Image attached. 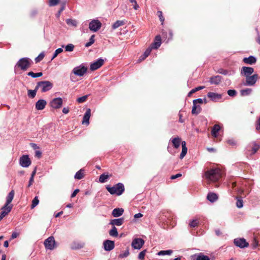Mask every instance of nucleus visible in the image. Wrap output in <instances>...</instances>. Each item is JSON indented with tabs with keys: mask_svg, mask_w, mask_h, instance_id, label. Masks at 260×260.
<instances>
[{
	"mask_svg": "<svg viewBox=\"0 0 260 260\" xmlns=\"http://www.w3.org/2000/svg\"><path fill=\"white\" fill-rule=\"evenodd\" d=\"M152 49L153 48L151 46H150V47L147 48L146 50V51H145V52L144 53V55H145V57H147L149 56V55L150 54Z\"/></svg>",
	"mask_w": 260,
	"mask_h": 260,
	"instance_id": "57",
	"label": "nucleus"
},
{
	"mask_svg": "<svg viewBox=\"0 0 260 260\" xmlns=\"http://www.w3.org/2000/svg\"><path fill=\"white\" fill-rule=\"evenodd\" d=\"M207 96L211 101L217 102L222 99V95L217 93L209 92L207 94Z\"/></svg>",
	"mask_w": 260,
	"mask_h": 260,
	"instance_id": "15",
	"label": "nucleus"
},
{
	"mask_svg": "<svg viewBox=\"0 0 260 260\" xmlns=\"http://www.w3.org/2000/svg\"><path fill=\"white\" fill-rule=\"evenodd\" d=\"M207 198L210 202L213 203L218 199V196L215 193L210 192L208 194Z\"/></svg>",
	"mask_w": 260,
	"mask_h": 260,
	"instance_id": "32",
	"label": "nucleus"
},
{
	"mask_svg": "<svg viewBox=\"0 0 260 260\" xmlns=\"http://www.w3.org/2000/svg\"><path fill=\"white\" fill-rule=\"evenodd\" d=\"M66 23L68 25L76 27L77 24V21L72 19H68L66 20Z\"/></svg>",
	"mask_w": 260,
	"mask_h": 260,
	"instance_id": "43",
	"label": "nucleus"
},
{
	"mask_svg": "<svg viewBox=\"0 0 260 260\" xmlns=\"http://www.w3.org/2000/svg\"><path fill=\"white\" fill-rule=\"evenodd\" d=\"M15 192L14 190H12L8 194L7 197V200L5 205L4 206L5 207L8 208L11 207V209L12 210L13 208V205L11 204L14 197Z\"/></svg>",
	"mask_w": 260,
	"mask_h": 260,
	"instance_id": "16",
	"label": "nucleus"
},
{
	"mask_svg": "<svg viewBox=\"0 0 260 260\" xmlns=\"http://www.w3.org/2000/svg\"><path fill=\"white\" fill-rule=\"evenodd\" d=\"M38 90V88H37L36 86L35 87V89L34 90H28V96L31 99L34 98L36 95L37 91Z\"/></svg>",
	"mask_w": 260,
	"mask_h": 260,
	"instance_id": "34",
	"label": "nucleus"
},
{
	"mask_svg": "<svg viewBox=\"0 0 260 260\" xmlns=\"http://www.w3.org/2000/svg\"><path fill=\"white\" fill-rule=\"evenodd\" d=\"M221 76L219 75L211 77L210 79V82L211 84L218 85L221 82Z\"/></svg>",
	"mask_w": 260,
	"mask_h": 260,
	"instance_id": "29",
	"label": "nucleus"
},
{
	"mask_svg": "<svg viewBox=\"0 0 260 260\" xmlns=\"http://www.w3.org/2000/svg\"><path fill=\"white\" fill-rule=\"evenodd\" d=\"M258 79V76L256 74L246 77L245 81L243 82V85L245 86H253Z\"/></svg>",
	"mask_w": 260,
	"mask_h": 260,
	"instance_id": "5",
	"label": "nucleus"
},
{
	"mask_svg": "<svg viewBox=\"0 0 260 260\" xmlns=\"http://www.w3.org/2000/svg\"><path fill=\"white\" fill-rule=\"evenodd\" d=\"M202 108L199 105L193 104V107L191 111L192 114L197 115L201 112Z\"/></svg>",
	"mask_w": 260,
	"mask_h": 260,
	"instance_id": "33",
	"label": "nucleus"
},
{
	"mask_svg": "<svg viewBox=\"0 0 260 260\" xmlns=\"http://www.w3.org/2000/svg\"><path fill=\"white\" fill-rule=\"evenodd\" d=\"M182 176V174H180V173H178V174H177L175 175H172L171 176V179H175L179 177H181Z\"/></svg>",
	"mask_w": 260,
	"mask_h": 260,
	"instance_id": "63",
	"label": "nucleus"
},
{
	"mask_svg": "<svg viewBox=\"0 0 260 260\" xmlns=\"http://www.w3.org/2000/svg\"><path fill=\"white\" fill-rule=\"evenodd\" d=\"M199 220L198 219H193L189 223V226L191 228H195L197 227L199 225Z\"/></svg>",
	"mask_w": 260,
	"mask_h": 260,
	"instance_id": "41",
	"label": "nucleus"
},
{
	"mask_svg": "<svg viewBox=\"0 0 260 260\" xmlns=\"http://www.w3.org/2000/svg\"><path fill=\"white\" fill-rule=\"evenodd\" d=\"M106 188L111 194H116L118 196L121 195L125 190L124 185L121 183H117L112 187L107 185Z\"/></svg>",
	"mask_w": 260,
	"mask_h": 260,
	"instance_id": "2",
	"label": "nucleus"
},
{
	"mask_svg": "<svg viewBox=\"0 0 260 260\" xmlns=\"http://www.w3.org/2000/svg\"><path fill=\"white\" fill-rule=\"evenodd\" d=\"M124 210L122 208H115L112 212V215L113 217H119L123 214Z\"/></svg>",
	"mask_w": 260,
	"mask_h": 260,
	"instance_id": "28",
	"label": "nucleus"
},
{
	"mask_svg": "<svg viewBox=\"0 0 260 260\" xmlns=\"http://www.w3.org/2000/svg\"><path fill=\"white\" fill-rule=\"evenodd\" d=\"M84 177V174L82 169L78 171L75 174L74 177L77 179H81Z\"/></svg>",
	"mask_w": 260,
	"mask_h": 260,
	"instance_id": "35",
	"label": "nucleus"
},
{
	"mask_svg": "<svg viewBox=\"0 0 260 260\" xmlns=\"http://www.w3.org/2000/svg\"><path fill=\"white\" fill-rule=\"evenodd\" d=\"M45 248L48 249L52 250L54 248L55 241L53 237H49L44 241Z\"/></svg>",
	"mask_w": 260,
	"mask_h": 260,
	"instance_id": "9",
	"label": "nucleus"
},
{
	"mask_svg": "<svg viewBox=\"0 0 260 260\" xmlns=\"http://www.w3.org/2000/svg\"><path fill=\"white\" fill-rule=\"evenodd\" d=\"M19 164L23 167H28L31 164V160L27 155H23L19 159Z\"/></svg>",
	"mask_w": 260,
	"mask_h": 260,
	"instance_id": "11",
	"label": "nucleus"
},
{
	"mask_svg": "<svg viewBox=\"0 0 260 260\" xmlns=\"http://www.w3.org/2000/svg\"><path fill=\"white\" fill-rule=\"evenodd\" d=\"M47 105V102L44 100H39L36 103V109L38 110H42Z\"/></svg>",
	"mask_w": 260,
	"mask_h": 260,
	"instance_id": "20",
	"label": "nucleus"
},
{
	"mask_svg": "<svg viewBox=\"0 0 260 260\" xmlns=\"http://www.w3.org/2000/svg\"><path fill=\"white\" fill-rule=\"evenodd\" d=\"M243 62L245 64L252 65L256 62V58L253 56H250L248 57H244Z\"/></svg>",
	"mask_w": 260,
	"mask_h": 260,
	"instance_id": "23",
	"label": "nucleus"
},
{
	"mask_svg": "<svg viewBox=\"0 0 260 260\" xmlns=\"http://www.w3.org/2000/svg\"><path fill=\"white\" fill-rule=\"evenodd\" d=\"M145 241L141 238H135L132 242V246L134 249H140L144 244Z\"/></svg>",
	"mask_w": 260,
	"mask_h": 260,
	"instance_id": "10",
	"label": "nucleus"
},
{
	"mask_svg": "<svg viewBox=\"0 0 260 260\" xmlns=\"http://www.w3.org/2000/svg\"><path fill=\"white\" fill-rule=\"evenodd\" d=\"M39 203V200L38 199V197H35V198L32 200V201L31 208V209L34 208L36 206H37L38 205Z\"/></svg>",
	"mask_w": 260,
	"mask_h": 260,
	"instance_id": "47",
	"label": "nucleus"
},
{
	"mask_svg": "<svg viewBox=\"0 0 260 260\" xmlns=\"http://www.w3.org/2000/svg\"><path fill=\"white\" fill-rule=\"evenodd\" d=\"M91 114V110L90 109H87L84 117H83V120L82 121L83 124H89V118L90 117Z\"/></svg>",
	"mask_w": 260,
	"mask_h": 260,
	"instance_id": "26",
	"label": "nucleus"
},
{
	"mask_svg": "<svg viewBox=\"0 0 260 260\" xmlns=\"http://www.w3.org/2000/svg\"><path fill=\"white\" fill-rule=\"evenodd\" d=\"M37 88L41 89L42 92H45L50 90L53 87V84L49 81H42L38 82L36 85Z\"/></svg>",
	"mask_w": 260,
	"mask_h": 260,
	"instance_id": "4",
	"label": "nucleus"
},
{
	"mask_svg": "<svg viewBox=\"0 0 260 260\" xmlns=\"http://www.w3.org/2000/svg\"><path fill=\"white\" fill-rule=\"evenodd\" d=\"M234 244L241 248H243L248 246L249 244L244 238L235 239L234 241Z\"/></svg>",
	"mask_w": 260,
	"mask_h": 260,
	"instance_id": "13",
	"label": "nucleus"
},
{
	"mask_svg": "<svg viewBox=\"0 0 260 260\" xmlns=\"http://www.w3.org/2000/svg\"><path fill=\"white\" fill-rule=\"evenodd\" d=\"M181 145H182V151L180 154L179 158L180 159H183L187 153V148L186 146V142L185 141H182L181 142Z\"/></svg>",
	"mask_w": 260,
	"mask_h": 260,
	"instance_id": "30",
	"label": "nucleus"
},
{
	"mask_svg": "<svg viewBox=\"0 0 260 260\" xmlns=\"http://www.w3.org/2000/svg\"><path fill=\"white\" fill-rule=\"evenodd\" d=\"M59 0H49L48 5L49 6H54L59 3Z\"/></svg>",
	"mask_w": 260,
	"mask_h": 260,
	"instance_id": "50",
	"label": "nucleus"
},
{
	"mask_svg": "<svg viewBox=\"0 0 260 260\" xmlns=\"http://www.w3.org/2000/svg\"><path fill=\"white\" fill-rule=\"evenodd\" d=\"M205 176L210 181L216 182L222 177V173L218 168L213 169L205 172Z\"/></svg>",
	"mask_w": 260,
	"mask_h": 260,
	"instance_id": "1",
	"label": "nucleus"
},
{
	"mask_svg": "<svg viewBox=\"0 0 260 260\" xmlns=\"http://www.w3.org/2000/svg\"><path fill=\"white\" fill-rule=\"evenodd\" d=\"M104 249L106 251H110L114 248V242L113 241L106 240L103 243Z\"/></svg>",
	"mask_w": 260,
	"mask_h": 260,
	"instance_id": "19",
	"label": "nucleus"
},
{
	"mask_svg": "<svg viewBox=\"0 0 260 260\" xmlns=\"http://www.w3.org/2000/svg\"><path fill=\"white\" fill-rule=\"evenodd\" d=\"M62 51H63V50H62V48H59L57 49L55 51V52H54V54H53V56H52V59H54V58H55V57L57 56V55H58V54H59V53H61Z\"/></svg>",
	"mask_w": 260,
	"mask_h": 260,
	"instance_id": "55",
	"label": "nucleus"
},
{
	"mask_svg": "<svg viewBox=\"0 0 260 260\" xmlns=\"http://www.w3.org/2000/svg\"><path fill=\"white\" fill-rule=\"evenodd\" d=\"M161 44V39L159 35L156 36L155 38L154 41L151 44V47L153 49H157Z\"/></svg>",
	"mask_w": 260,
	"mask_h": 260,
	"instance_id": "21",
	"label": "nucleus"
},
{
	"mask_svg": "<svg viewBox=\"0 0 260 260\" xmlns=\"http://www.w3.org/2000/svg\"><path fill=\"white\" fill-rule=\"evenodd\" d=\"M75 46L72 44H69L67 46H65V50L66 51L71 52L74 50Z\"/></svg>",
	"mask_w": 260,
	"mask_h": 260,
	"instance_id": "48",
	"label": "nucleus"
},
{
	"mask_svg": "<svg viewBox=\"0 0 260 260\" xmlns=\"http://www.w3.org/2000/svg\"><path fill=\"white\" fill-rule=\"evenodd\" d=\"M84 243L79 241H74L71 244V248L73 250L79 249L84 246Z\"/></svg>",
	"mask_w": 260,
	"mask_h": 260,
	"instance_id": "22",
	"label": "nucleus"
},
{
	"mask_svg": "<svg viewBox=\"0 0 260 260\" xmlns=\"http://www.w3.org/2000/svg\"><path fill=\"white\" fill-rule=\"evenodd\" d=\"M124 222V218H117V219H112L110 222V224L115 226H120Z\"/></svg>",
	"mask_w": 260,
	"mask_h": 260,
	"instance_id": "27",
	"label": "nucleus"
},
{
	"mask_svg": "<svg viewBox=\"0 0 260 260\" xmlns=\"http://www.w3.org/2000/svg\"><path fill=\"white\" fill-rule=\"evenodd\" d=\"M251 92L252 89L251 88H246L241 90L240 93L242 96H244L249 95Z\"/></svg>",
	"mask_w": 260,
	"mask_h": 260,
	"instance_id": "38",
	"label": "nucleus"
},
{
	"mask_svg": "<svg viewBox=\"0 0 260 260\" xmlns=\"http://www.w3.org/2000/svg\"><path fill=\"white\" fill-rule=\"evenodd\" d=\"M146 251H147V250H143L142 251H141V252L139 254L138 258H139L140 260H144V259L145 255V254H146Z\"/></svg>",
	"mask_w": 260,
	"mask_h": 260,
	"instance_id": "54",
	"label": "nucleus"
},
{
	"mask_svg": "<svg viewBox=\"0 0 260 260\" xmlns=\"http://www.w3.org/2000/svg\"><path fill=\"white\" fill-rule=\"evenodd\" d=\"M129 254V249L127 248V249L122 253L119 255V257L124 258L127 257Z\"/></svg>",
	"mask_w": 260,
	"mask_h": 260,
	"instance_id": "51",
	"label": "nucleus"
},
{
	"mask_svg": "<svg viewBox=\"0 0 260 260\" xmlns=\"http://www.w3.org/2000/svg\"><path fill=\"white\" fill-rule=\"evenodd\" d=\"M30 145L34 149H37L39 148V146L35 143H30Z\"/></svg>",
	"mask_w": 260,
	"mask_h": 260,
	"instance_id": "64",
	"label": "nucleus"
},
{
	"mask_svg": "<svg viewBox=\"0 0 260 260\" xmlns=\"http://www.w3.org/2000/svg\"><path fill=\"white\" fill-rule=\"evenodd\" d=\"M191 260H210L209 256L205 255L203 253L195 254L190 256Z\"/></svg>",
	"mask_w": 260,
	"mask_h": 260,
	"instance_id": "18",
	"label": "nucleus"
},
{
	"mask_svg": "<svg viewBox=\"0 0 260 260\" xmlns=\"http://www.w3.org/2000/svg\"><path fill=\"white\" fill-rule=\"evenodd\" d=\"M102 26V23L98 20L93 19L89 24V28L91 31L96 32Z\"/></svg>",
	"mask_w": 260,
	"mask_h": 260,
	"instance_id": "6",
	"label": "nucleus"
},
{
	"mask_svg": "<svg viewBox=\"0 0 260 260\" xmlns=\"http://www.w3.org/2000/svg\"><path fill=\"white\" fill-rule=\"evenodd\" d=\"M227 93L230 96L234 97L236 95L237 91L234 89H229L228 90Z\"/></svg>",
	"mask_w": 260,
	"mask_h": 260,
	"instance_id": "52",
	"label": "nucleus"
},
{
	"mask_svg": "<svg viewBox=\"0 0 260 260\" xmlns=\"http://www.w3.org/2000/svg\"><path fill=\"white\" fill-rule=\"evenodd\" d=\"M109 177V175L105 174H102L99 178V181L101 183H104L106 180Z\"/></svg>",
	"mask_w": 260,
	"mask_h": 260,
	"instance_id": "44",
	"label": "nucleus"
},
{
	"mask_svg": "<svg viewBox=\"0 0 260 260\" xmlns=\"http://www.w3.org/2000/svg\"><path fill=\"white\" fill-rule=\"evenodd\" d=\"M171 142L173 145V146L174 148L177 149L179 147L180 143L181 142V139L180 138H179L178 136L172 138L171 139Z\"/></svg>",
	"mask_w": 260,
	"mask_h": 260,
	"instance_id": "24",
	"label": "nucleus"
},
{
	"mask_svg": "<svg viewBox=\"0 0 260 260\" xmlns=\"http://www.w3.org/2000/svg\"><path fill=\"white\" fill-rule=\"evenodd\" d=\"M259 149V145L253 142L249 144L247 147V154L253 155Z\"/></svg>",
	"mask_w": 260,
	"mask_h": 260,
	"instance_id": "8",
	"label": "nucleus"
},
{
	"mask_svg": "<svg viewBox=\"0 0 260 260\" xmlns=\"http://www.w3.org/2000/svg\"><path fill=\"white\" fill-rule=\"evenodd\" d=\"M35 156L40 158L42 156V152L40 151L37 150L35 152Z\"/></svg>",
	"mask_w": 260,
	"mask_h": 260,
	"instance_id": "62",
	"label": "nucleus"
},
{
	"mask_svg": "<svg viewBox=\"0 0 260 260\" xmlns=\"http://www.w3.org/2000/svg\"><path fill=\"white\" fill-rule=\"evenodd\" d=\"M227 143L230 145H231V146H235L236 145V141L234 140H233V139L228 140L227 141Z\"/></svg>",
	"mask_w": 260,
	"mask_h": 260,
	"instance_id": "58",
	"label": "nucleus"
},
{
	"mask_svg": "<svg viewBox=\"0 0 260 260\" xmlns=\"http://www.w3.org/2000/svg\"><path fill=\"white\" fill-rule=\"evenodd\" d=\"M27 75L35 78L41 77L43 75V73L42 72L35 73L33 72H29L27 73Z\"/></svg>",
	"mask_w": 260,
	"mask_h": 260,
	"instance_id": "40",
	"label": "nucleus"
},
{
	"mask_svg": "<svg viewBox=\"0 0 260 260\" xmlns=\"http://www.w3.org/2000/svg\"><path fill=\"white\" fill-rule=\"evenodd\" d=\"M87 71V68L83 66H80L73 69V73L77 76H83Z\"/></svg>",
	"mask_w": 260,
	"mask_h": 260,
	"instance_id": "7",
	"label": "nucleus"
},
{
	"mask_svg": "<svg viewBox=\"0 0 260 260\" xmlns=\"http://www.w3.org/2000/svg\"><path fill=\"white\" fill-rule=\"evenodd\" d=\"M236 206L238 208H241L243 207V200L241 197H237Z\"/></svg>",
	"mask_w": 260,
	"mask_h": 260,
	"instance_id": "45",
	"label": "nucleus"
},
{
	"mask_svg": "<svg viewBox=\"0 0 260 260\" xmlns=\"http://www.w3.org/2000/svg\"><path fill=\"white\" fill-rule=\"evenodd\" d=\"M19 235V233L17 232H13L11 235V239H14L18 237Z\"/></svg>",
	"mask_w": 260,
	"mask_h": 260,
	"instance_id": "61",
	"label": "nucleus"
},
{
	"mask_svg": "<svg viewBox=\"0 0 260 260\" xmlns=\"http://www.w3.org/2000/svg\"><path fill=\"white\" fill-rule=\"evenodd\" d=\"M2 211L0 213V221L7 215L9 213H10L11 211V207H5V206H3L2 208Z\"/></svg>",
	"mask_w": 260,
	"mask_h": 260,
	"instance_id": "25",
	"label": "nucleus"
},
{
	"mask_svg": "<svg viewBox=\"0 0 260 260\" xmlns=\"http://www.w3.org/2000/svg\"><path fill=\"white\" fill-rule=\"evenodd\" d=\"M205 88V86H198L195 88H193L192 89H191L189 92L188 93V96H190L191 95V94H192L193 93H195L196 92L198 91H199L201 89H203Z\"/></svg>",
	"mask_w": 260,
	"mask_h": 260,
	"instance_id": "39",
	"label": "nucleus"
},
{
	"mask_svg": "<svg viewBox=\"0 0 260 260\" xmlns=\"http://www.w3.org/2000/svg\"><path fill=\"white\" fill-rule=\"evenodd\" d=\"M157 15L159 17V20L161 22V23L162 24L164 23V22L165 18L163 17L162 11H158L157 12Z\"/></svg>",
	"mask_w": 260,
	"mask_h": 260,
	"instance_id": "53",
	"label": "nucleus"
},
{
	"mask_svg": "<svg viewBox=\"0 0 260 260\" xmlns=\"http://www.w3.org/2000/svg\"><path fill=\"white\" fill-rule=\"evenodd\" d=\"M44 57V54L43 53H40L38 57L35 58V61L36 63L40 62Z\"/></svg>",
	"mask_w": 260,
	"mask_h": 260,
	"instance_id": "56",
	"label": "nucleus"
},
{
	"mask_svg": "<svg viewBox=\"0 0 260 260\" xmlns=\"http://www.w3.org/2000/svg\"><path fill=\"white\" fill-rule=\"evenodd\" d=\"M203 103V100L202 99H198L196 100H194L193 101V104H202Z\"/></svg>",
	"mask_w": 260,
	"mask_h": 260,
	"instance_id": "59",
	"label": "nucleus"
},
{
	"mask_svg": "<svg viewBox=\"0 0 260 260\" xmlns=\"http://www.w3.org/2000/svg\"><path fill=\"white\" fill-rule=\"evenodd\" d=\"M125 23L123 21L117 20L112 25V28L115 29L119 26L123 25Z\"/></svg>",
	"mask_w": 260,
	"mask_h": 260,
	"instance_id": "37",
	"label": "nucleus"
},
{
	"mask_svg": "<svg viewBox=\"0 0 260 260\" xmlns=\"http://www.w3.org/2000/svg\"><path fill=\"white\" fill-rule=\"evenodd\" d=\"M104 60L102 58L98 59L96 61L90 64V69L91 71H95L99 68H100L102 66V65L104 64Z\"/></svg>",
	"mask_w": 260,
	"mask_h": 260,
	"instance_id": "17",
	"label": "nucleus"
},
{
	"mask_svg": "<svg viewBox=\"0 0 260 260\" xmlns=\"http://www.w3.org/2000/svg\"><path fill=\"white\" fill-rule=\"evenodd\" d=\"M50 106L54 109H59L62 105V100L60 98L53 99L50 103Z\"/></svg>",
	"mask_w": 260,
	"mask_h": 260,
	"instance_id": "14",
	"label": "nucleus"
},
{
	"mask_svg": "<svg viewBox=\"0 0 260 260\" xmlns=\"http://www.w3.org/2000/svg\"><path fill=\"white\" fill-rule=\"evenodd\" d=\"M220 129V126L218 124H215L212 129L211 134L212 135L216 138L218 136V133Z\"/></svg>",
	"mask_w": 260,
	"mask_h": 260,
	"instance_id": "31",
	"label": "nucleus"
},
{
	"mask_svg": "<svg viewBox=\"0 0 260 260\" xmlns=\"http://www.w3.org/2000/svg\"><path fill=\"white\" fill-rule=\"evenodd\" d=\"M254 72V69L252 67H243L241 70L242 76L246 77L251 76Z\"/></svg>",
	"mask_w": 260,
	"mask_h": 260,
	"instance_id": "12",
	"label": "nucleus"
},
{
	"mask_svg": "<svg viewBox=\"0 0 260 260\" xmlns=\"http://www.w3.org/2000/svg\"><path fill=\"white\" fill-rule=\"evenodd\" d=\"M88 95H84V96H81L80 98H79L77 99V101L79 103H82L83 102H85V101H86V100H87V99L88 98Z\"/></svg>",
	"mask_w": 260,
	"mask_h": 260,
	"instance_id": "49",
	"label": "nucleus"
},
{
	"mask_svg": "<svg viewBox=\"0 0 260 260\" xmlns=\"http://www.w3.org/2000/svg\"><path fill=\"white\" fill-rule=\"evenodd\" d=\"M33 62L28 57H23L20 58L16 63L15 68H18L22 71H26L29 68Z\"/></svg>",
	"mask_w": 260,
	"mask_h": 260,
	"instance_id": "3",
	"label": "nucleus"
},
{
	"mask_svg": "<svg viewBox=\"0 0 260 260\" xmlns=\"http://www.w3.org/2000/svg\"><path fill=\"white\" fill-rule=\"evenodd\" d=\"M80 191V190L79 189H75L73 192L72 193L71 196V198H73L74 197H76V196L77 195V194Z\"/></svg>",
	"mask_w": 260,
	"mask_h": 260,
	"instance_id": "60",
	"label": "nucleus"
},
{
	"mask_svg": "<svg viewBox=\"0 0 260 260\" xmlns=\"http://www.w3.org/2000/svg\"><path fill=\"white\" fill-rule=\"evenodd\" d=\"M173 253L172 250H161L157 253L158 255H171Z\"/></svg>",
	"mask_w": 260,
	"mask_h": 260,
	"instance_id": "42",
	"label": "nucleus"
},
{
	"mask_svg": "<svg viewBox=\"0 0 260 260\" xmlns=\"http://www.w3.org/2000/svg\"><path fill=\"white\" fill-rule=\"evenodd\" d=\"M95 37V35H92L91 37H90V40H89V42L87 43L85 45V46L86 47H88L90 46H91L94 43V38Z\"/></svg>",
	"mask_w": 260,
	"mask_h": 260,
	"instance_id": "46",
	"label": "nucleus"
},
{
	"mask_svg": "<svg viewBox=\"0 0 260 260\" xmlns=\"http://www.w3.org/2000/svg\"><path fill=\"white\" fill-rule=\"evenodd\" d=\"M109 234L111 236L114 237H116L118 235L117 230L115 226H113L112 229L110 230Z\"/></svg>",
	"mask_w": 260,
	"mask_h": 260,
	"instance_id": "36",
	"label": "nucleus"
}]
</instances>
